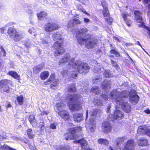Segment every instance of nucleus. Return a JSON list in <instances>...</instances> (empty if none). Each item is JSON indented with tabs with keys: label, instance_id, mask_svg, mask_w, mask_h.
Returning <instances> with one entry per match:
<instances>
[{
	"label": "nucleus",
	"instance_id": "1",
	"mask_svg": "<svg viewBox=\"0 0 150 150\" xmlns=\"http://www.w3.org/2000/svg\"><path fill=\"white\" fill-rule=\"evenodd\" d=\"M129 95V92L126 91L120 92L118 90L116 89L110 93V98L115 99L116 103L120 105L125 112L128 113L131 111V107L128 103L125 101V98L128 97Z\"/></svg>",
	"mask_w": 150,
	"mask_h": 150
},
{
	"label": "nucleus",
	"instance_id": "2",
	"mask_svg": "<svg viewBox=\"0 0 150 150\" xmlns=\"http://www.w3.org/2000/svg\"><path fill=\"white\" fill-rule=\"evenodd\" d=\"M88 30L86 28H82L79 30L76 33V38L79 44L82 45L86 42L85 46L88 48H93L96 46L98 43V40L95 38L89 40L86 37L88 35Z\"/></svg>",
	"mask_w": 150,
	"mask_h": 150
},
{
	"label": "nucleus",
	"instance_id": "3",
	"mask_svg": "<svg viewBox=\"0 0 150 150\" xmlns=\"http://www.w3.org/2000/svg\"><path fill=\"white\" fill-rule=\"evenodd\" d=\"M52 38L54 40H58L55 42L53 46V48L56 50L54 55L57 56L62 54L65 52V50L62 46L63 40L61 34L58 32H54L53 34Z\"/></svg>",
	"mask_w": 150,
	"mask_h": 150
},
{
	"label": "nucleus",
	"instance_id": "4",
	"mask_svg": "<svg viewBox=\"0 0 150 150\" xmlns=\"http://www.w3.org/2000/svg\"><path fill=\"white\" fill-rule=\"evenodd\" d=\"M74 58H73L69 62L68 66L70 68H74L75 69L74 71H77L79 73L82 74H85L88 72L90 67L87 64L84 63L79 64L78 62H74Z\"/></svg>",
	"mask_w": 150,
	"mask_h": 150
},
{
	"label": "nucleus",
	"instance_id": "5",
	"mask_svg": "<svg viewBox=\"0 0 150 150\" xmlns=\"http://www.w3.org/2000/svg\"><path fill=\"white\" fill-rule=\"evenodd\" d=\"M79 95L73 94L68 95L67 96V98L69 100V102L68 103L70 110L71 111H77L80 110L81 108V103L77 102Z\"/></svg>",
	"mask_w": 150,
	"mask_h": 150
},
{
	"label": "nucleus",
	"instance_id": "6",
	"mask_svg": "<svg viewBox=\"0 0 150 150\" xmlns=\"http://www.w3.org/2000/svg\"><path fill=\"white\" fill-rule=\"evenodd\" d=\"M81 130V127H80L69 128V131L70 133L64 135L66 140H68L77 139L78 138L77 136L78 133H79Z\"/></svg>",
	"mask_w": 150,
	"mask_h": 150
},
{
	"label": "nucleus",
	"instance_id": "7",
	"mask_svg": "<svg viewBox=\"0 0 150 150\" xmlns=\"http://www.w3.org/2000/svg\"><path fill=\"white\" fill-rule=\"evenodd\" d=\"M105 1H102L101 4L104 8L103 11V13L104 16L105 17V19L108 22L111 23L113 21V19L109 16V12L108 10V7L105 5Z\"/></svg>",
	"mask_w": 150,
	"mask_h": 150
},
{
	"label": "nucleus",
	"instance_id": "8",
	"mask_svg": "<svg viewBox=\"0 0 150 150\" xmlns=\"http://www.w3.org/2000/svg\"><path fill=\"white\" fill-rule=\"evenodd\" d=\"M59 28V25L57 24L49 23L45 25L44 30L46 32H51L54 30L58 29Z\"/></svg>",
	"mask_w": 150,
	"mask_h": 150
},
{
	"label": "nucleus",
	"instance_id": "9",
	"mask_svg": "<svg viewBox=\"0 0 150 150\" xmlns=\"http://www.w3.org/2000/svg\"><path fill=\"white\" fill-rule=\"evenodd\" d=\"M135 143L132 139H129L125 143L123 148H121L120 150H134V147Z\"/></svg>",
	"mask_w": 150,
	"mask_h": 150
},
{
	"label": "nucleus",
	"instance_id": "10",
	"mask_svg": "<svg viewBox=\"0 0 150 150\" xmlns=\"http://www.w3.org/2000/svg\"><path fill=\"white\" fill-rule=\"evenodd\" d=\"M112 128V125L109 121H106L103 122L101 126L102 130L106 133L110 132Z\"/></svg>",
	"mask_w": 150,
	"mask_h": 150
},
{
	"label": "nucleus",
	"instance_id": "11",
	"mask_svg": "<svg viewBox=\"0 0 150 150\" xmlns=\"http://www.w3.org/2000/svg\"><path fill=\"white\" fill-rule=\"evenodd\" d=\"M129 99L130 101L132 104H136L139 100V97L136 92L133 91L130 93Z\"/></svg>",
	"mask_w": 150,
	"mask_h": 150
},
{
	"label": "nucleus",
	"instance_id": "12",
	"mask_svg": "<svg viewBox=\"0 0 150 150\" xmlns=\"http://www.w3.org/2000/svg\"><path fill=\"white\" fill-rule=\"evenodd\" d=\"M135 19L137 22L139 23L138 25V26L144 28L146 29L148 31L149 34H150V29L148 27L144 25V20L142 16L135 17Z\"/></svg>",
	"mask_w": 150,
	"mask_h": 150
},
{
	"label": "nucleus",
	"instance_id": "13",
	"mask_svg": "<svg viewBox=\"0 0 150 150\" xmlns=\"http://www.w3.org/2000/svg\"><path fill=\"white\" fill-rule=\"evenodd\" d=\"M137 132L140 134H146L150 137V130L146 126L139 127L138 129Z\"/></svg>",
	"mask_w": 150,
	"mask_h": 150
},
{
	"label": "nucleus",
	"instance_id": "14",
	"mask_svg": "<svg viewBox=\"0 0 150 150\" xmlns=\"http://www.w3.org/2000/svg\"><path fill=\"white\" fill-rule=\"evenodd\" d=\"M9 81L7 79L2 80L0 82V87L2 88V90L4 91L8 92L9 91V88L7 85Z\"/></svg>",
	"mask_w": 150,
	"mask_h": 150
},
{
	"label": "nucleus",
	"instance_id": "15",
	"mask_svg": "<svg viewBox=\"0 0 150 150\" xmlns=\"http://www.w3.org/2000/svg\"><path fill=\"white\" fill-rule=\"evenodd\" d=\"M74 142L75 143H80L82 149H85V150H92L91 148H88L87 142L84 139H79L76 141H74Z\"/></svg>",
	"mask_w": 150,
	"mask_h": 150
},
{
	"label": "nucleus",
	"instance_id": "16",
	"mask_svg": "<svg viewBox=\"0 0 150 150\" xmlns=\"http://www.w3.org/2000/svg\"><path fill=\"white\" fill-rule=\"evenodd\" d=\"M58 114L64 120H68L70 118V116L68 112L66 110H62L58 111Z\"/></svg>",
	"mask_w": 150,
	"mask_h": 150
},
{
	"label": "nucleus",
	"instance_id": "17",
	"mask_svg": "<svg viewBox=\"0 0 150 150\" xmlns=\"http://www.w3.org/2000/svg\"><path fill=\"white\" fill-rule=\"evenodd\" d=\"M83 118V115L81 113H76L73 115V120L77 122H80L82 121Z\"/></svg>",
	"mask_w": 150,
	"mask_h": 150
},
{
	"label": "nucleus",
	"instance_id": "18",
	"mask_svg": "<svg viewBox=\"0 0 150 150\" xmlns=\"http://www.w3.org/2000/svg\"><path fill=\"white\" fill-rule=\"evenodd\" d=\"M124 116V114L122 111L116 109L114 111L112 117L115 119L120 120Z\"/></svg>",
	"mask_w": 150,
	"mask_h": 150
},
{
	"label": "nucleus",
	"instance_id": "19",
	"mask_svg": "<svg viewBox=\"0 0 150 150\" xmlns=\"http://www.w3.org/2000/svg\"><path fill=\"white\" fill-rule=\"evenodd\" d=\"M122 18H123L126 24L128 26H130L132 24V21L130 20L128 18L129 16L127 13H125L121 15Z\"/></svg>",
	"mask_w": 150,
	"mask_h": 150
},
{
	"label": "nucleus",
	"instance_id": "20",
	"mask_svg": "<svg viewBox=\"0 0 150 150\" xmlns=\"http://www.w3.org/2000/svg\"><path fill=\"white\" fill-rule=\"evenodd\" d=\"M90 122L88 127L91 132H93L95 131L96 129L95 122L93 119L91 118L90 119Z\"/></svg>",
	"mask_w": 150,
	"mask_h": 150
},
{
	"label": "nucleus",
	"instance_id": "21",
	"mask_svg": "<svg viewBox=\"0 0 150 150\" xmlns=\"http://www.w3.org/2000/svg\"><path fill=\"white\" fill-rule=\"evenodd\" d=\"M65 107V105L62 102L57 103L55 105V109L57 112L62 110Z\"/></svg>",
	"mask_w": 150,
	"mask_h": 150
},
{
	"label": "nucleus",
	"instance_id": "22",
	"mask_svg": "<svg viewBox=\"0 0 150 150\" xmlns=\"http://www.w3.org/2000/svg\"><path fill=\"white\" fill-rule=\"evenodd\" d=\"M24 36L23 34L19 32H17L12 39L16 42H18L20 40L23 38Z\"/></svg>",
	"mask_w": 150,
	"mask_h": 150
},
{
	"label": "nucleus",
	"instance_id": "23",
	"mask_svg": "<svg viewBox=\"0 0 150 150\" xmlns=\"http://www.w3.org/2000/svg\"><path fill=\"white\" fill-rule=\"evenodd\" d=\"M111 83V81L104 80L102 83L101 87L102 89H105V90H107L110 88V85Z\"/></svg>",
	"mask_w": 150,
	"mask_h": 150
},
{
	"label": "nucleus",
	"instance_id": "24",
	"mask_svg": "<svg viewBox=\"0 0 150 150\" xmlns=\"http://www.w3.org/2000/svg\"><path fill=\"white\" fill-rule=\"evenodd\" d=\"M70 58V56L69 54H67L64 55L62 58L59 61V64L61 63H65L68 62Z\"/></svg>",
	"mask_w": 150,
	"mask_h": 150
},
{
	"label": "nucleus",
	"instance_id": "25",
	"mask_svg": "<svg viewBox=\"0 0 150 150\" xmlns=\"http://www.w3.org/2000/svg\"><path fill=\"white\" fill-rule=\"evenodd\" d=\"M16 30L13 27H10L8 30L7 33L10 37L12 38L17 32Z\"/></svg>",
	"mask_w": 150,
	"mask_h": 150
},
{
	"label": "nucleus",
	"instance_id": "26",
	"mask_svg": "<svg viewBox=\"0 0 150 150\" xmlns=\"http://www.w3.org/2000/svg\"><path fill=\"white\" fill-rule=\"evenodd\" d=\"M93 104L97 106H101L102 105V100L99 97L96 96L93 100Z\"/></svg>",
	"mask_w": 150,
	"mask_h": 150
},
{
	"label": "nucleus",
	"instance_id": "27",
	"mask_svg": "<svg viewBox=\"0 0 150 150\" xmlns=\"http://www.w3.org/2000/svg\"><path fill=\"white\" fill-rule=\"evenodd\" d=\"M8 74L13 78L17 80H18L20 79V75L15 71H11L8 72Z\"/></svg>",
	"mask_w": 150,
	"mask_h": 150
},
{
	"label": "nucleus",
	"instance_id": "28",
	"mask_svg": "<svg viewBox=\"0 0 150 150\" xmlns=\"http://www.w3.org/2000/svg\"><path fill=\"white\" fill-rule=\"evenodd\" d=\"M137 143L140 146H146L148 145V141L146 139L141 138L138 141Z\"/></svg>",
	"mask_w": 150,
	"mask_h": 150
},
{
	"label": "nucleus",
	"instance_id": "29",
	"mask_svg": "<svg viewBox=\"0 0 150 150\" xmlns=\"http://www.w3.org/2000/svg\"><path fill=\"white\" fill-rule=\"evenodd\" d=\"M127 138L125 137H118L115 139V142L116 145L118 146L123 142L126 140Z\"/></svg>",
	"mask_w": 150,
	"mask_h": 150
},
{
	"label": "nucleus",
	"instance_id": "30",
	"mask_svg": "<svg viewBox=\"0 0 150 150\" xmlns=\"http://www.w3.org/2000/svg\"><path fill=\"white\" fill-rule=\"evenodd\" d=\"M44 67V64L42 63L41 64L35 67L33 69V71L35 73H37L40 71Z\"/></svg>",
	"mask_w": 150,
	"mask_h": 150
},
{
	"label": "nucleus",
	"instance_id": "31",
	"mask_svg": "<svg viewBox=\"0 0 150 150\" xmlns=\"http://www.w3.org/2000/svg\"><path fill=\"white\" fill-rule=\"evenodd\" d=\"M47 13L44 11H41L37 13V16L39 20H42L47 16Z\"/></svg>",
	"mask_w": 150,
	"mask_h": 150
},
{
	"label": "nucleus",
	"instance_id": "32",
	"mask_svg": "<svg viewBox=\"0 0 150 150\" xmlns=\"http://www.w3.org/2000/svg\"><path fill=\"white\" fill-rule=\"evenodd\" d=\"M97 141L99 144L104 145L106 146L108 145L109 143L107 139L101 138L98 139Z\"/></svg>",
	"mask_w": 150,
	"mask_h": 150
},
{
	"label": "nucleus",
	"instance_id": "33",
	"mask_svg": "<svg viewBox=\"0 0 150 150\" xmlns=\"http://www.w3.org/2000/svg\"><path fill=\"white\" fill-rule=\"evenodd\" d=\"M49 75V73L48 71H46L41 73L40 76L42 80H44L46 79Z\"/></svg>",
	"mask_w": 150,
	"mask_h": 150
},
{
	"label": "nucleus",
	"instance_id": "34",
	"mask_svg": "<svg viewBox=\"0 0 150 150\" xmlns=\"http://www.w3.org/2000/svg\"><path fill=\"white\" fill-rule=\"evenodd\" d=\"M103 77L102 75L100 76H99L98 78V76L97 75L93 79V83L94 84H96L97 83H98L100 82V81H101V79H102V77Z\"/></svg>",
	"mask_w": 150,
	"mask_h": 150
},
{
	"label": "nucleus",
	"instance_id": "35",
	"mask_svg": "<svg viewBox=\"0 0 150 150\" xmlns=\"http://www.w3.org/2000/svg\"><path fill=\"white\" fill-rule=\"evenodd\" d=\"M59 83V80L58 79H56L51 84V87L52 88L55 89Z\"/></svg>",
	"mask_w": 150,
	"mask_h": 150
},
{
	"label": "nucleus",
	"instance_id": "36",
	"mask_svg": "<svg viewBox=\"0 0 150 150\" xmlns=\"http://www.w3.org/2000/svg\"><path fill=\"white\" fill-rule=\"evenodd\" d=\"M99 89L98 86L93 87L91 90V92L95 94H98L99 93Z\"/></svg>",
	"mask_w": 150,
	"mask_h": 150
},
{
	"label": "nucleus",
	"instance_id": "37",
	"mask_svg": "<svg viewBox=\"0 0 150 150\" xmlns=\"http://www.w3.org/2000/svg\"><path fill=\"white\" fill-rule=\"evenodd\" d=\"M99 110L97 109H92L90 112V114L91 117L95 116Z\"/></svg>",
	"mask_w": 150,
	"mask_h": 150
},
{
	"label": "nucleus",
	"instance_id": "38",
	"mask_svg": "<svg viewBox=\"0 0 150 150\" xmlns=\"http://www.w3.org/2000/svg\"><path fill=\"white\" fill-rule=\"evenodd\" d=\"M17 100L19 103L20 105H22L23 102V97L22 95H21L18 96L17 98Z\"/></svg>",
	"mask_w": 150,
	"mask_h": 150
},
{
	"label": "nucleus",
	"instance_id": "39",
	"mask_svg": "<svg viewBox=\"0 0 150 150\" xmlns=\"http://www.w3.org/2000/svg\"><path fill=\"white\" fill-rule=\"evenodd\" d=\"M57 150H72L69 146H61L57 148Z\"/></svg>",
	"mask_w": 150,
	"mask_h": 150
},
{
	"label": "nucleus",
	"instance_id": "40",
	"mask_svg": "<svg viewBox=\"0 0 150 150\" xmlns=\"http://www.w3.org/2000/svg\"><path fill=\"white\" fill-rule=\"evenodd\" d=\"M76 90V88L74 84H71L69 87L68 91L69 92H74Z\"/></svg>",
	"mask_w": 150,
	"mask_h": 150
},
{
	"label": "nucleus",
	"instance_id": "41",
	"mask_svg": "<svg viewBox=\"0 0 150 150\" xmlns=\"http://www.w3.org/2000/svg\"><path fill=\"white\" fill-rule=\"evenodd\" d=\"M27 134L28 135L29 138H32L34 136V134L32 130L30 129H29L27 130Z\"/></svg>",
	"mask_w": 150,
	"mask_h": 150
},
{
	"label": "nucleus",
	"instance_id": "42",
	"mask_svg": "<svg viewBox=\"0 0 150 150\" xmlns=\"http://www.w3.org/2000/svg\"><path fill=\"white\" fill-rule=\"evenodd\" d=\"M73 22L74 24L78 25L81 24V22L78 18L75 16L73 18Z\"/></svg>",
	"mask_w": 150,
	"mask_h": 150
},
{
	"label": "nucleus",
	"instance_id": "43",
	"mask_svg": "<svg viewBox=\"0 0 150 150\" xmlns=\"http://www.w3.org/2000/svg\"><path fill=\"white\" fill-rule=\"evenodd\" d=\"M54 79V74H51L50 78L47 80V81L45 82V84L47 85L50 83V82L53 81Z\"/></svg>",
	"mask_w": 150,
	"mask_h": 150
},
{
	"label": "nucleus",
	"instance_id": "44",
	"mask_svg": "<svg viewBox=\"0 0 150 150\" xmlns=\"http://www.w3.org/2000/svg\"><path fill=\"white\" fill-rule=\"evenodd\" d=\"M28 32L30 34H34L33 35L32 37L33 38H35L36 35V34H35V28H32L31 29H30L28 30Z\"/></svg>",
	"mask_w": 150,
	"mask_h": 150
},
{
	"label": "nucleus",
	"instance_id": "45",
	"mask_svg": "<svg viewBox=\"0 0 150 150\" xmlns=\"http://www.w3.org/2000/svg\"><path fill=\"white\" fill-rule=\"evenodd\" d=\"M77 8L79 10L82 11L83 13H84L85 14L87 15L88 16L89 15V14L88 13L86 12V11L83 8H82V7L80 5L79 6H77Z\"/></svg>",
	"mask_w": 150,
	"mask_h": 150
},
{
	"label": "nucleus",
	"instance_id": "46",
	"mask_svg": "<svg viewBox=\"0 0 150 150\" xmlns=\"http://www.w3.org/2000/svg\"><path fill=\"white\" fill-rule=\"evenodd\" d=\"M94 69H93V70L95 72H99L101 73V71H103L104 70V69L103 68H98L97 67L95 68H93Z\"/></svg>",
	"mask_w": 150,
	"mask_h": 150
},
{
	"label": "nucleus",
	"instance_id": "47",
	"mask_svg": "<svg viewBox=\"0 0 150 150\" xmlns=\"http://www.w3.org/2000/svg\"><path fill=\"white\" fill-rule=\"evenodd\" d=\"M134 14L135 15V17H138L142 16V13L140 12L139 11H135Z\"/></svg>",
	"mask_w": 150,
	"mask_h": 150
},
{
	"label": "nucleus",
	"instance_id": "48",
	"mask_svg": "<svg viewBox=\"0 0 150 150\" xmlns=\"http://www.w3.org/2000/svg\"><path fill=\"white\" fill-rule=\"evenodd\" d=\"M104 74V76L106 78L112 76L111 75L110 73V71L108 70H105Z\"/></svg>",
	"mask_w": 150,
	"mask_h": 150
},
{
	"label": "nucleus",
	"instance_id": "49",
	"mask_svg": "<svg viewBox=\"0 0 150 150\" xmlns=\"http://www.w3.org/2000/svg\"><path fill=\"white\" fill-rule=\"evenodd\" d=\"M74 25V24L73 22V21L70 20L67 23V26L68 28H70L72 27Z\"/></svg>",
	"mask_w": 150,
	"mask_h": 150
},
{
	"label": "nucleus",
	"instance_id": "50",
	"mask_svg": "<svg viewBox=\"0 0 150 150\" xmlns=\"http://www.w3.org/2000/svg\"><path fill=\"white\" fill-rule=\"evenodd\" d=\"M49 40L48 37H45L43 39H41V42L43 44H46L48 43V41Z\"/></svg>",
	"mask_w": 150,
	"mask_h": 150
},
{
	"label": "nucleus",
	"instance_id": "51",
	"mask_svg": "<svg viewBox=\"0 0 150 150\" xmlns=\"http://www.w3.org/2000/svg\"><path fill=\"white\" fill-rule=\"evenodd\" d=\"M41 130H43L44 129V122L43 120L40 123V125L39 126Z\"/></svg>",
	"mask_w": 150,
	"mask_h": 150
},
{
	"label": "nucleus",
	"instance_id": "52",
	"mask_svg": "<svg viewBox=\"0 0 150 150\" xmlns=\"http://www.w3.org/2000/svg\"><path fill=\"white\" fill-rule=\"evenodd\" d=\"M102 97L104 100H108L109 98V96L108 95V94L106 93V94H103L101 95Z\"/></svg>",
	"mask_w": 150,
	"mask_h": 150
},
{
	"label": "nucleus",
	"instance_id": "53",
	"mask_svg": "<svg viewBox=\"0 0 150 150\" xmlns=\"http://www.w3.org/2000/svg\"><path fill=\"white\" fill-rule=\"evenodd\" d=\"M41 112L40 114L42 115H47L49 113V111L48 110H44Z\"/></svg>",
	"mask_w": 150,
	"mask_h": 150
},
{
	"label": "nucleus",
	"instance_id": "54",
	"mask_svg": "<svg viewBox=\"0 0 150 150\" xmlns=\"http://www.w3.org/2000/svg\"><path fill=\"white\" fill-rule=\"evenodd\" d=\"M145 4L147 5L149 8H150V0H143Z\"/></svg>",
	"mask_w": 150,
	"mask_h": 150
},
{
	"label": "nucleus",
	"instance_id": "55",
	"mask_svg": "<svg viewBox=\"0 0 150 150\" xmlns=\"http://www.w3.org/2000/svg\"><path fill=\"white\" fill-rule=\"evenodd\" d=\"M0 50L1 52V55L5 56L6 52L4 50L2 47H0Z\"/></svg>",
	"mask_w": 150,
	"mask_h": 150
},
{
	"label": "nucleus",
	"instance_id": "56",
	"mask_svg": "<svg viewBox=\"0 0 150 150\" xmlns=\"http://www.w3.org/2000/svg\"><path fill=\"white\" fill-rule=\"evenodd\" d=\"M110 53L113 54H115L117 56L119 55V53L116 50H110Z\"/></svg>",
	"mask_w": 150,
	"mask_h": 150
},
{
	"label": "nucleus",
	"instance_id": "57",
	"mask_svg": "<svg viewBox=\"0 0 150 150\" xmlns=\"http://www.w3.org/2000/svg\"><path fill=\"white\" fill-rule=\"evenodd\" d=\"M50 128L52 129H55L56 128V125L54 123L51 124L50 126Z\"/></svg>",
	"mask_w": 150,
	"mask_h": 150
},
{
	"label": "nucleus",
	"instance_id": "58",
	"mask_svg": "<svg viewBox=\"0 0 150 150\" xmlns=\"http://www.w3.org/2000/svg\"><path fill=\"white\" fill-rule=\"evenodd\" d=\"M30 122L32 125L33 126H35L37 125V122L35 119L33 120H32L31 122Z\"/></svg>",
	"mask_w": 150,
	"mask_h": 150
},
{
	"label": "nucleus",
	"instance_id": "59",
	"mask_svg": "<svg viewBox=\"0 0 150 150\" xmlns=\"http://www.w3.org/2000/svg\"><path fill=\"white\" fill-rule=\"evenodd\" d=\"M35 117L34 115H31L30 116L29 118V121L30 122H31L32 120L35 119Z\"/></svg>",
	"mask_w": 150,
	"mask_h": 150
},
{
	"label": "nucleus",
	"instance_id": "60",
	"mask_svg": "<svg viewBox=\"0 0 150 150\" xmlns=\"http://www.w3.org/2000/svg\"><path fill=\"white\" fill-rule=\"evenodd\" d=\"M111 62L114 67L115 68H117L118 67V65L117 64L116 62H115L112 60H111Z\"/></svg>",
	"mask_w": 150,
	"mask_h": 150
},
{
	"label": "nucleus",
	"instance_id": "61",
	"mask_svg": "<svg viewBox=\"0 0 150 150\" xmlns=\"http://www.w3.org/2000/svg\"><path fill=\"white\" fill-rule=\"evenodd\" d=\"M81 3L87 5L89 3V1L88 0H83Z\"/></svg>",
	"mask_w": 150,
	"mask_h": 150
},
{
	"label": "nucleus",
	"instance_id": "62",
	"mask_svg": "<svg viewBox=\"0 0 150 150\" xmlns=\"http://www.w3.org/2000/svg\"><path fill=\"white\" fill-rule=\"evenodd\" d=\"M8 138V136L6 135L1 136L0 134V141L1 140L4 139H6Z\"/></svg>",
	"mask_w": 150,
	"mask_h": 150
},
{
	"label": "nucleus",
	"instance_id": "63",
	"mask_svg": "<svg viewBox=\"0 0 150 150\" xmlns=\"http://www.w3.org/2000/svg\"><path fill=\"white\" fill-rule=\"evenodd\" d=\"M30 41L29 40H27L25 43V45L27 47H28L30 46Z\"/></svg>",
	"mask_w": 150,
	"mask_h": 150
},
{
	"label": "nucleus",
	"instance_id": "64",
	"mask_svg": "<svg viewBox=\"0 0 150 150\" xmlns=\"http://www.w3.org/2000/svg\"><path fill=\"white\" fill-rule=\"evenodd\" d=\"M62 74L63 76H67L68 73L66 71H63L61 73Z\"/></svg>",
	"mask_w": 150,
	"mask_h": 150
}]
</instances>
